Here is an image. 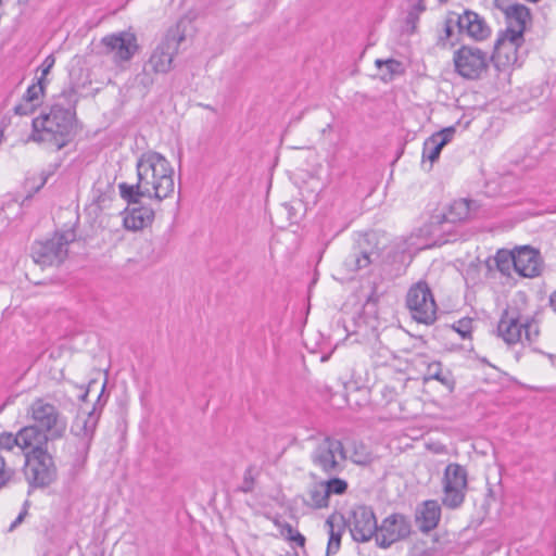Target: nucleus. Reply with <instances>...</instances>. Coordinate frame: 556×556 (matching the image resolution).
<instances>
[{
  "label": "nucleus",
  "mask_w": 556,
  "mask_h": 556,
  "mask_svg": "<svg viewBox=\"0 0 556 556\" xmlns=\"http://www.w3.org/2000/svg\"><path fill=\"white\" fill-rule=\"evenodd\" d=\"M14 447L20 448L18 433L3 431L0 433V451L12 452Z\"/></svg>",
  "instance_id": "35"
},
{
  "label": "nucleus",
  "mask_w": 556,
  "mask_h": 556,
  "mask_svg": "<svg viewBox=\"0 0 556 556\" xmlns=\"http://www.w3.org/2000/svg\"><path fill=\"white\" fill-rule=\"evenodd\" d=\"M137 184L118 185L121 197L129 204L139 203L140 198L162 202L175 191L174 167L161 153L147 151L136 163Z\"/></svg>",
  "instance_id": "1"
},
{
  "label": "nucleus",
  "mask_w": 556,
  "mask_h": 556,
  "mask_svg": "<svg viewBox=\"0 0 556 556\" xmlns=\"http://www.w3.org/2000/svg\"><path fill=\"white\" fill-rule=\"evenodd\" d=\"M455 21L460 34H466L477 41L486 39L491 34L485 21L473 11L466 10L463 14L457 13Z\"/></svg>",
  "instance_id": "16"
},
{
  "label": "nucleus",
  "mask_w": 556,
  "mask_h": 556,
  "mask_svg": "<svg viewBox=\"0 0 556 556\" xmlns=\"http://www.w3.org/2000/svg\"><path fill=\"white\" fill-rule=\"evenodd\" d=\"M454 71L467 80L480 79L488 73L490 55L473 46H462L453 53Z\"/></svg>",
  "instance_id": "7"
},
{
  "label": "nucleus",
  "mask_w": 556,
  "mask_h": 556,
  "mask_svg": "<svg viewBox=\"0 0 556 556\" xmlns=\"http://www.w3.org/2000/svg\"><path fill=\"white\" fill-rule=\"evenodd\" d=\"M507 27L505 33L523 37L526 25L530 20V11L522 4H513L505 10Z\"/></svg>",
  "instance_id": "25"
},
{
  "label": "nucleus",
  "mask_w": 556,
  "mask_h": 556,
  "mask_svg": "<svg viewBox=\"0 0 556 556\" xmlns=\"http://www.w3.org/2000/svg\"><path fill=\"white\" fill-rule=\"evenodd\" d=\"M90 441L86 439L76 438L70 435L64 444V453L67 458V462L75 469H80L85 466L88 454L91 446Z\"/></svg>",
  "instance_id": "23"
},
{
  "label": "nucleus",
  "mask_w": 556,
  "mask_h": 556,
  "mask_svg": "<svg viewBox=\"0 0 556 556\" xmlns=\"http://www.w3.org/2000/svg\"><path fill=\"white\" fill-rule=\"evenodd\" d=\"M382 352H383L382 356L384 358V361L382 363H386L390 358L391 352L388 349H382Z\"/></svg>",
  "instance_id": "45"
},
{
  "label": "nucleus",
  "mask_w": 556,
  "mask_h": 556,
  "mask_svg": "<svg viewBox=\"0 0 556 556\" xmlns=\"http://www.w3.org/2000/svg\"><path fill=\"white\" fill-rule=\"evenodd\" d=\"M20 450L25 455H34L37 450L48 451L47 444L51 441L47 433L40 430L37 426L28 425L21 428L18 431Z\"/></svg>",
  "instance_id": "18"
},
{
  "label": "nucleus",
  "mask_w": 556,
  "mask_h": 556,
  "mask_svg": "<svg viewBox=\"0 0 556 556\" xmlns=\"http://www.w3.org/2000/svg\"><path fill=\"white\" fill-rule=\"evenodd\" d=\"M442 485V504L450 509L460 507L468 489L466 468L456 463L448 464L444 470Z\"/></svg>",
  "instance_id": "11"
},
{
  "label": "nucleus",
  "mask_w": 556,
  "mask_h": 556,
  "mask_svg": "<svg viewBox=\"0 0 556 556\" xmlns=\"http://www.w3.org/2000/svg\"><path fill=\"white\" fill-rule=\"evenodd\" d=\"M45 94V84H42V79H37L36 83L31 84L25 93L23 94L22 99L26 102H31L36 105H40L42 103Z\"/></svg>",
  "instance_id": "32"
},
{
  "label": "nucleus",
  "mask_w": 556,
  "mask_h": 556,
  "mask_svg": "<svg viewBox=\"0 0 556 556\" xmlns=\"http://www.w3.org/2000/svg\"><path fill=\"white\" fill-rule=\"evenodd\" d=\"M457 17V13L451 12L448 13L446 20H445V34L447 37H451L453 34V27L456 26L455 18Z\"/></svg>",
  "instance_id": "41"
},
{
  "label": "nucleus",
  "mask_w": 556,
  "mask_h": 556,
  "mask_svg": "<svg viewBox=\"0 0 556 556\" xmlns=\"http://www.w3.org/2000/svg\"><path fill=\"white\" fill-rule=\"evenodd\" d=\"M454 132L453 127H447L430 136L424 142L422 160H429L431 164L434 163L439 159L443 147L452 140Z\"/></svg>",
  "instance_id": "24"
},
{
  "label": "nucleus",
  "mask_w": 556,
  "mask_h": 556,
  "mask_svg": "<svg viewBox=\"0 0 556 556\" xmlns=\"http://www.w3.org/2000/svg\"><path fill=\"white\" fill-rule=\"evenodd\" d=\"M13 475L14 470L7 467L4 457L0 454V489L12 479Z\"/></svg>",
  "instance_id": "39"
},
{
  "label": "nucleus",
  "mask_w": 556,
  "mask_h": 556,
  "mask_svg": "<svg viewBox=\"0 0 556 556\" xmlns=\"http://www.w3.org/2000/svg\"><path fill=\"white\" fill-rule=\"evenodd\" d=\"M185 38V30L181 29L180 24H176L166 31L147 63L152 72L166 74L173 68L174 56L178 53L179 46Z\"/></svg>",
  "instance_id": "8"
},
{
  "label": "nucleus",
  "mask_w": 556,
  "mask_h": 556,
  "mask_svg": "<svg viewBox=\"0 0 556 556\" xmlns=\"http://www.w3.org/2000/svg\"><path fill=\"white\" fill-rule=\"evenodd\" d=\"M478 206L476 201H469L466 199H459L454 201L446 213L442 215H435L433 223L442 224H455L470 218L477 211Z\"/></svg>",
  "instance_id": "21"
},
{
  "label": "nucleus",
  "mask_w": 556,
  "mask_h": 556,
  "mask_svg": "<svg viewBox=\"0 0 556 556\" xmlns=\"http://www.w3.org/2000/svg\"><path fill=\"white\" fill-rule=\"evenodd\" d=\"M375 239L374 233L366 235L364 239L358 242L357 249L344 260L343 264L349 271H357L366 268L371 264L374 257L379 256L375 248L367 249L365 247V244L369 245Z\"/></svg>",
  "instance_id": "19"
},
{
  "label": "nucleus",
  "mask_w": 556,
  "mask_h": 556,
  "mask_svg": "<svg viewBox=\"0 0 556 556\" xmlns=\"http://www.w3.org/2000/svg\"><path fill=\"white\" fill-rule=\"evenodd\" d=\"M304 504L314 509L326 508L329 505V497L323 481L312 483L304 496Z\"/></svg>",
  "instance_id": "28"
},
{
  "label": "nucleus",
  "mask_w": 556,
  "mask_h": 556,
  "mask_svg": "<svg viewBox=\"0 0 556 556\" xmlns=\"http://www.w3.org/2000/svg\"><path fill=\"white\" fill-rule=\"evenodd\" d=\"M73 127V113L61 103H54L49 112H42L31 122V134L27 141L54 147L55 150L64 148Z\"/></svg>",
  "instance_id": "2"
},
{
  "label": "nucleus",
  "mask_w": 556,
  "mask_h": 556,
  "mask_svg": "<svg viewBox=\"0 0 556 556\" xmlns=\"http://www.w3.org/2000/svg\"><path fill=\"white\" fill-rule=\"evenodd\" d=\"M438 380L443 386L452 388V381L448 375H444L442 370V364L440 362H432L428 365L426 374H425V380Z\"/></svg>",
  "instance_id": "31"
},
{
  "label": "nucleus",
  "mask_w": 556,
  "mask_h": 556,
  "mask_svg": "<svg viewBox=\"0 0 556 556\" xmlns=\"http://www.w3.org/2000/svg\"><path fill=\"white\" fill-rule=\"evenodd\" d=\"M27 416L51 441L63 438L67 429V419L60 408L46 397L35 399L27 408Z\"/></svg>",
  "instance_id": "4"
},
{
  "label": "nucleus",
  "mask_w": 556,
  "mask_h": 556,
  "mask_svg": "<svg viewBox=\"0 0 556 556\" xmlns=\"http://www.w3.org/2000/svg\"><path fill=\"white\" fill-rule=\"evenodd\" d=\"M24 515H25V513H21L16 517V519L10 526V531L14 530L23 521Z\"/></svg>",
  "instance_id": "43"
},
{
  "label": "nucleus",
  "mask_w": 556,
  "mask_h": 556,
  "mask_svg": "<svg viewBox=\"0 0 556 556\" xmlns=\"http://www.w3.org/2000/svg\"><path fill=\"white\" fill-rule=\"evenodd\" d=\"M350 458L357 465H365L371 460V455L363 443H354Z\"/></svg>",
  "instance_id": "33"
},
{
  "label": "nucleus",
  "mask_w": 556,
  "mask_h": 556,
  "mask_svg": "<svg viewBox=\"0 0 556 556\" xmlns=\"http://www.w3.org/2000/svg\"><path fill=\"white\" fill-rule=\"evenodd\" d=\"M542 260L539 251L530 247L515 249V271L522 277L533 278L541 274Z\"/></svg>",
  "instance_id": "17"
},
{
  "label": "nucleus",
  "mask_w": 556,
  "mask_h": 556,
  "mask_svg": "<svg viewBox=\"0 0 556 556\" xmlns=\"http://www.w3.org/2000/svg\"><path fill=\"white\" fill-rule=\"evenodd\" d=\"M494 264L500 273L510 276L511 270H515V250H498L494 256Z\"/></svg>",
  "instance_id": "30"
},
{
  "label": "nucleus",
  "mask_w": 556,
  "mask_h": 556,
  "mask_svg": "<svg viewBox=\"0 0 556 556\" xmlns=\"http://www.w3.org/2000/svg\"><path fill=\"white\" fill-rule=\"evenodd\" d=\"M406 307L414 320L419 324L432 325L437 319L438 306L429 285L419 280L407 291Z\"/></svg>",
  "instance_id": "6"
},
{
  "label": "nucleus",
  "mask_w": 556,
  "mask_h": 556,
  "mask_svg": "<svg viewBox=\"0 0 556 556\" xmlns=\"http://www.w3.org/2000/svg\"><path fill=\"white\" fill-rule=\"evenodd\" d=\"M101 53L110 56L116 66H124L139 51L136 35L130 30H122L104 36L100 41Z\"/></svg>",
  "instance_id": "9"
},
{
  "label": "nucleus",
  "mask_w": 556,
  "mask_h": 556,
  "mask_svg": "<svg viewBox=\"0 0 556 556\" xmlns=\"http://www.w3.org/2000/svg\"><path fill=\"white\" fill-rule=\"evenodd\" d=\"M54 63H55V58L52 54H50L43 60L42 64L40 65L39 70L41 72V75L37 79H42V84L46 83V76L50 73Z\"/></svg>",
  "instance_id": "40"
},
{
  "label": "nucleus",
  "mask_w": 556,
  "mask_h": 556,
  "mask_svg": "<svg viewBox=\"0 0 556 556\" xmlns=\"http://www.w3.org/2000/svg\"><path fill=\"white\" fill-rule=\"evenodd\" d=\"M549 305L554 311H556V290L549 296Z\"/></svg>",
  "instance_id": "44"
},
{
  "label": "nucleus",
  "mask_w": 556,
  "mask_h": 556,
  "mask_svg": "<svg viewBox=\"0 0 556 556\" xmlns=\"http://www.w3.org/2000/svg\"><path fill=\"white\" fill-rule=\"evenodd\" d=\"M344 519L340 514H331L325 521L324 529L328 533L327 556L336 554L341 546Z\"/></svg>",
  "instance_id": "26"
},
{
  "label": "nucleus",
  "mask_w": 556,
  "mask_h": 556,
  "mask_svg": "<svg viewBox=\"0 0 556 556\" xmlns=\"http://www.w3.org/2000/svg\"><path fill=\"white\" fill-rule=\"evenodd\" d=\"M255 478L253 468L249 467L243 475V480L238 490L243 493H250L254 490Z\"/></svg>",
  "instance_id": "37"
},
{
  "label": "nucleus",
  "mask_w": 556,
  "mask_h": 556,
  "mask_svg": "<svg viewBox=\"0 0 556 556\" xmlns=\"http://www.w3.org/2000/svg\"><path fill=\"white\" fill-rule=\"evenodd\" d=\"M20 2H27L28 0H18Z\"/></svg>",
  "instance_id": "46"
},
{
  "label": "nucleus",
  "mask_w": 556,
  "mask_h": 556,
  "mask_svg": "<svg viewBox=\"0 0 556 556\" xmlns=\"http://www.w3.org/2000/svg\"><path fill=\"white\" fill-rule=\"evenodd\" d=\"M441 2H446L447 0H440Z\"/></svg>",
  "instance_id": "47"
},
{
  "label": "nucleus",
  "mask_w": 556,
  "mask_h": 556,
  "mask_svg": "<svg viewBox=\"0 0 556 556\" xmlns=\"http://www.w3.org/2000/svg\"><path fill=\"white\" fill-rule=\"evenodd\" d=\"M540 334L539 326L532 317L526 315L516 302L510 303L502 313L497 324V336L508 345L533 343Z\"/></svg>",
  "instance_id": "3"
},
{
  "label": "nucleus",
  "mask_w": 556,
  "mask_h": 556,
  "mask_svg": "<svg viewBox=\"0 0 556 556\" xmlns=\"http://www.w3.org/2000/svg\"><path fill=\"white\" fill-rule=\"evenodd\" d=\"M376 66L381 72V78L384 81L392 80L394 76L404 74L405 67L402 62L395 59L376 60Z\"/></svg>",
  "instance_id": "29"
},
{
  "label": "nucleus",
  "mask_w": 556,
  "mask_h": 556,
  "mask_svg": "<svg viewBox=\"0 0 556 556\" xmlns=\"http://www.w3.org/2000/svg\"><path fill=\"white\" fill-rule=\"evenodd\" d=\"M412 531L409 519L402 514H391L378 526L376 543L379 547L388 548L392 544L406 539Z\"/></svg>",
  "instance_id": "13"
},
{
  "label": "nucleus",
  "mask_w": 556,
  "mask_h": 556,
  "mask_svg": "<svg viewBox=\"0 0 556 556\" xmlns=\"http://www.w3.org/2000/svg\"><path fill=\"white\" fill-rule=\"evenodd\" d=\"M154 219V211L149 206H135L126 212L124 226L129 230H140Z\"/></svg>",
  "instance_id": "27"
},
{
  "label": "nucleus",
  "mask_w": 556,
  "mask_h": 556,
  "mask_svg": "<svg viewBox=\"0 0 556 556\" xmlns=\"http://www.w3.org/2000/svg\"><path fill=\"white\" fill-rule=\"evenodd\" d=\"M523 42V37L501 31L490 61H493L498 70L515 65L518 62V49L522 47Z\"/></svg>",
  "instance_id": "14"
},
{
  "label": "nucleus",
  "mask_w": 556,
  "mask_h": 556,
  "mask_svg": "<svg viewBox=\"0 0 556 556\" xmlns=\"http://www.w3.org/2000/svg\"><path fill=\"white\" fill-rule=\"evenodd\" d=\"M345 459L346 452L342 442L329 435L317 439L311 453L312 464L328 476L340 473Z\"/></svg>",
  "instance_id": "5"
},
{
  "label": "nucleus",
  "mask_w": 556,
  "mask_h": 556,
  "mask_svg": "<svg viewBox=\"0 0 556 556\" xmlns=\"http://www.w3.org/2000/svg\"><path fill=\"white\" fill-rule=\"evenodd\" d=\"M453 330L456 331L463 339H468L472 332V320L470 318H463L457 320L452 326Z\"/></svg>",
  "instance_id": "36"
},
{
  "label": "nucleus",
  "mask_w": 556,
  "mask_h": 556,
  "mask_svg": "<svg viewBox=\"0 0 556 556\" xmlns=\"http://www.w3.org/2000/svg\"><path fill=\"white\" fill-rule=\"evenodd\" d=\"M100 412L93 406L90 412L80 410L71 427V435L92 442Z\"/></svg>",
  "instance_id": "20"
},
{
  "label": "nucleus",
  "mask_w": 556,
  "mask_h": 556,
  "mask_svg": "<svg viewBox=\"0 0 556 556\" xmlns=\"http://www.w3.org/2000/svg\"><path fill=\"white\" fill-rule=\"evenodd\" d=\"M326 488V491L328 493V497H330L331 494L334 495H342L348 490V482L340 478H331L327 481H323Z\"/></svg>",
  "instance_id": "34"
},
{
  "label": "nucleus",
  "mask_w": 556,
  "mask_h": 556,
  "mask_svg": "<svg viewBox=\"0 0 556 556\" xmlns=\"http://www.w3.org/2000/svg\"><path fill=\"white\" fill-rule=\"evenodd\" d=\"M68 233H55L51 239L38 241L31 248L34 262L42 267L60 265L67 256Z\"/></svg>",
  "instance_id": "12"
},
{
  "label": "nucleus",
  "mask_w": 556,
  "mask_h": 556,
  "mask_svg": "<svg viewBox=\"0 0 556 556\" xmlns=\"http://www.w3.org/2000/svg\"><path fill=\"white\" fill-rule=\"evenodd\" d=\"M37 108L38 105L22 99L21 102L14 106V113L20 116H27L35 113Z\"/></svg>",
  "instance_id": "38"
},
{
  "label": "nucleus",
  "mask_w": 556,
  "mask_h": 556,
  "mask_svg": "<svg viewBox=\"0 0 556 556\" xmlns=\"http://www.w3.org/2000/svg\"><path fill=\"white\" fill-rule=\"evenodd\" d=\"M290 540L295 542L298 545L303 546L305 543V538L300 533L295 532L290 536Z\"/></svg>",
  "instance_id": "42"
},
{
  "label": "nucleus",
  "mask_w": 556,
  "mask_h": 556,
  "mask_svg": "<svg viewBox=\"0 0 556 556\" xmlns=\"http://www.w3.org/2000/svg\"><path fill=\"white\" fill-rule=\"evenodd\" d=\"M416 525L422 533H429L437 528L441 519V507L434 500L425 501L416 509Z\"/></svg>",
  "instance_id": "22"
},
{
  "label": "nucleus",
  "mask_w": 556,
  "mask_h": 556,
  "mask_svg": "<svg viewBox=\"0 0 556 556\" xmlns=\"http://www.w3.org/2000/svg\"><path fill=\"white\" fill-rule=\"evenodd\" d=\"M348 526L352 538L357 542H367L377 535V520L372 509L367 506L355 507L348 519Z\"/></svg>",
  "instance_id": "15"
},
{
  "label": "nucleus",
  "mask_w": 556,
  "mask_h": 556,
  "mask_svg": "<svg viewBox=\"0 0 556 556\" xmlns=\"http://www.w3.org/2000/svg\"><path fill=\"white\" fill-rule=\"evenodd\" d=\"M24 475L30 488L49 486L58 476L52 455L39 450L34 455H25Z\"/></svg>",
  "instance_id": "10"
}]
</instances>
